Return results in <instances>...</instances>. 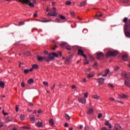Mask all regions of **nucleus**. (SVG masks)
<instances>
[{
  "mask_svg": "<svg viewBox=\"0 0 130 130\" xmlns=\"http://www.w3.org/2000/svg\"><path fill=\"white\" fill-rule=\"evenodd\" d=\"M96 58H98L99 60L103 59L104 58V54H103V52H100L97 54L96 55Z\"/></svg>",
  "mask_w": 130,
  "mask_h": 130,
  "instance_id": "6e6552de",
  "label": "nucleus"
},
{
  "mask_svg": "<svg viewBox=\"0 0 130 130\" xmlns=\"http://www.w3.org/2000/svg\"><path fill=\"white\" fill-rule=\"evenodd\" d=\"M94 112V110L92 108H89L87 111V114H92Z\"/></svg>",
  "mask_w": 130,
  "mask_h": 130,
  "instance_id": "a211bd4d",
  "label": "nucleus"
},
{
  "mask_svg": "<svg viewBox=\"0 0 130 130\" xmlns=\"http://www.w3.org/2000/svg\"><path fill=\"white\" fill-rule=\"evenodd\" d=\"M122 59L124 60V61H126L128 60V55L127 54H124L122 56Z\"/></svg>",
  "mask_w": 130,
  "mask_h": 130,
  "instance_id": "f8f14e48",
  "label": "nucleus"
},
{
  "mask_svg": "<svg viewBox=\"0 0 130 130\" xmlns=\"http://www.w3.org/2000/svg\"><path fill=\"white\" fill-rule=\"evenodd\" d=\"M98 81L100 85H102V84H103V83H104V79H103L102 78H99L98 79Z\"/></svg>",
  "mask_w": 130,
  "mask_h": 130,
  "instance_id": "dca6fc26",
  "label": "nucleus"
},
{
  "mask_svg": "<svg viewBox=\"0 0 130 130\" xmlns=\"http://www.w3.org/2000/svg\"><path fill=\"white\" fill-rule=\"evenodd\" d=\"M58 54H59V55H60V56H61V55L62 54V53H61V52H60V51H59L58 52Z\"/></svg>",
  "mask_w": 130,
  "mask_h": 130,
  "instance_id": "69168bd1",
  "label": "nucleus"
},
{
  "mask_svg": "<svg viewBox=\"0 0 130 130\" xmlns=\"http://www.w3.org/2000/svg\"><path fill=\"white\" fill-rule=\"evenodd\" d=\"M78 100L80 103H82V104H85L86 103V99L85 98H79Z\"/></svg>",
  "mask_w": 130,
  "mask_h": 130,
  "instance_id": "9b49d317",
  "label": "nucleus"
},
{
  "mask_svg": "<svg viewBox=\"0 0 130 130\" xmlns=\"http://www.w3.org/2000/svg\"><path fill=\"white\" fill-rule=\"evenodd\" d=\"M119 96L120 98H125V99L127 98V95H125L124 93L119 94Z\"/></svg>",
  "mask_w": 130,
  "mask_h": 130,
  "instance_id": "6ab92c4d",
  "label": "nucleus"
},
{
  "mask_svg": "<svg viewBox=\"0 0 130 130\" xmlns=\"http://www.w3.org/2000/svg\"><path fill=\"white\" fill-rule=\"evenodd\" d=\"M20 119L21 120H24V119H25V116L24 115H21Z\"/></svg>",
  "mask_w": 130,
  "mask_h": 130,
  "instance_id": "c9c22d12",
  "label": "nucleus"
},
{
  "mask_svg": "<svg viewBox=\"0 0 130 130\" xmlns=\"http://www.w3.org/2000/svg\"><path fill=\"white\" fill-rule=\"evenodd\" d=\"M16 112H18V111H19V107L18 106H16Z\"/></svg>",
  "mask_w": 130,
  "mask_h": 130,
  "instance_id": "09e8293b",
  "label": "nucleus"
},
{
  "mask_svg": "<svg viewBox=\"0 0 130 130\" xmlns=\"http://www.w3.org/2000/svg\"><path fill=\"white\" fill-rule=\"evenodd\" d=\"M34 121H35V116H34V115H32L30 117V121L32 122V123H34Z\"/></svg>",
  "mask_w": 130,
  "mask_h": 130,
  "instance_id": "5701e85b",
  "label": "nucleus"
},
{
  "mask_svg": "<svg viewBox=\"0 0 130 130\" xmlns=\"http://www.w3.org/2000/svg\"><path fill=\"white\" fill-rule=\"evenodd\" d=\"M43 84H44V85H45V86H48V82H47L46 81H44Z\"/></svg>",
  "mask_w": 130,
  "mask_h": 130,
  "instance_id": "49530a36",
  "label": "nucleus"
},
{
  "mask_svg": "<svg viewBox=\"0 0 130 130\" xmlns=\"http://www.w3.org/2000/svg\"><path fill=\"white\" fill-rule=\"evenodd\" d=\"M41 112H42V111L40 109L38 111V113L39 114L41 113Z\"/></svg>",
  "mask_w": 130,
  "mask_h": 130,
  "instance_id": "338daca9",
  "label": "nucleus"
},
{
  "mask_svg": "<svg viewBox=\"0 0 130 130\" xmlns=\"http://www.w3.org/2000/svg\"><path fill=\"white\" fill-rule=\"evenodd\" d=\"M21 86H22L23 87H25V83H24L23 82H22L21 83Z\"/></svg>",
  "mask_w": 130,
  "mask_h": 130,
  "instance_id": "5fc2aeb1",
  "label": "nucleus"
},
{
  "mask_svg": "<svg viewBox=\"0 0 130 130\" xmlns=\"http://www.w3.org/2000/svg\"><path fill=\"white\" fill-rule=\"evenodd\" d=\"M59 17L61 19V20H65V19H66V16H64L63 15H60L59 16Z\"/></svg>",
  "mask_w": 130,
  "mask_h": 130,
  "instance_id": "f704fd0d",
  "label": "nucleus"
},
{
  "mask_svg": "<svg viewBox=\"0 0 130 130\" xmlns=\"http://www.w3.org/2000/svg\"><path fill=\"white\" fill-rule=\"evenodd\" d=\"M118 70H119V67L118 66H116L115 67V71H118Z\"/></svg>",
  "mask_w": 130,
  "mask_h": 130,
  "instance_id": "de8ad7c7",
  "label": "nucleus"
},
{
  "mask_svg": "<svg viewBox=\"0 0 130 130\" xmlns=\"http://www.w3.org/2000/svg\"><path fill=\"white\" fill-rule=\"evenodd\" d=\"M114 129L115 130H122V128H121V126L119 125L118 124H116L114 126Z\"/></svg>",
  "mask_w": 130,
  "mask_h": 130,
  "instance_id": "4468645a",
  "label": "nucleus"
},
{
  "mask_svg": "<svg viewBox=\"0 0 130 130\" xmlns=\"http://www.w3.org/2000/svg\"><path fill=\"white\" fill-rule=\"evenodd\" d=\"M92 97L94 98V99H96V100H99V99H100V96L97 95H94L92 96Z\"/></svg>",
  "mask_w": 130,
  "mask_h": 130,
  "instance_id": "393cba45",
  "label": "nucleus"
},
{
  "mask_svg": "<svg viewBox=\"0 0 130 130\" xmlns=\"http://www.w3.org/2000/svg\"><path fill=\"white\" fill-rule=\"evenodd\" d=\"M64 126H65V127H69V123H65Z\"/></svg>",
  "mask_w": 130,
  "mask_h": 130,
  "instance_id": "3c124183",
  "label": "nucleus"
},
{
  "mask_svg": "<svg viewBox=\"0 0 130 130\" xmlns=\"http://www.w3.org/2000/svg\"><path fill=\"white\" fill-rule=\"evenodd\" d=\"M94 77V75L93 74H89L87 75V78L88 79H91V78Z\"/></svg>",
  "mask_w": 130,
  "mask_h": 130,
  "instance_id": "cd10ccee",
  "label": "nucleus"
},
{
  "mask_svg": "<svg viewBox=\"0 0 130 130\" xmlns=\"http://www.w3.org/2000/svg\"><path fill=\"white\" fill-rule=\"evenodd\" d=\"M105 125L107 126H108L109 128H112V126H111V124L109 123V121H106L105 123Z\"/></svg>",
  "mask_w": 130,
  "mask_h": 130,
  "instance_id": "f3484780",
  "label": "nucleus"
},
{
  "mask_svg": "<svg viewBox=\"0 0 130 130\" xmlns=\"http://www.w3.org/2000/svg\"><path fill=\"white\" fill-rule=\"evenodd\" d=\"M70 14L72 17H75V12L73 11H70Z\"/></svg>",
  "mask_w": 130,
  "mask_h": 130,
  "instance_id": "e433bc0d",
  "label": "nucleus"
},
{
  "mask_svg": "<svg viewBox=\"0 0 130 130\" xmlns=\"http://www.w3.org/2000/svg\"><path fill=\"white\" fill-rule=\"evenodd\" d=\"M78 55H82L83 56V57H84V58H85V59H87V55L84 54V51L82 50V49H78Z\"/></svg>",
  "mask_w": 130,
  "mask_h": 130,
  "instance_id": "1a4fd4ad",
  "label": "nucleus"
},
{
  "mask_svg": "<svg viewBox=\"0 0 130 130\" xmlns=\"http://www.w3.org/2000/svg\"><path fill=\"white\" fill-rule=\"evenodd\" d=\"M72 5V2H70V1H67L66 3V6H70Z\"/></svg>",
  "mask_w": 130,
  "mask_h": 130,
  "instance_id": "7c9ffc66",
  "label": "nucleus"
},
{
  "mask_svg": "<svg viewBox=\"0 0 130 130\" xmlns=\"http://www.w3.org/2000/svg\"><path fill=\"white\" fill-rule=\"evenodd\" d=\"M32 69H38V64H35L32 66Z\"/></svg>",
  "mask_w": 130,
  "mask_h": 130,
  "instance_id": "2f4dec72",
  "label": "nucleus"
},
{
  "mask_svg": "<svg viewBox=\"0 0 130 130\" xmlns=\"http://www.w3.org/2000/svg\"><path fill=\"white\" fill-rule=\"evenodd\" d=\"M60 46L62 48H66L67 50H72V49H73V47H71V46L69 45L67 43H61Z\"/></svg>",
  "mask_w": 130,
  "mask_h": 130,
  "instance_id": "7ed1b4c3",
  "label": "nucleus"
},
{
  "mask_svg": "<svg viewBox=\"0 0 130 130\" xmlns=\"http://www.w3.org/2000/svg\"><path fill=\"white\" fill-rule=\"evenodd\" d=\"M57 15V13L55 11H53L52 13L49 12L48 13V16H51V17H55Z\"/></svg>",
  "mask_w": 130,
  "mask_h": 130,
  "instance_id": "9d476101",
  "label": "nucleus"
},
{
  "mask_svg": "<svg viewBox=\"0 0 130 130\" xmlns=\"http://www.w3.org/2000/svg\"><path fill=\"white\" fill-rule=\"evenodd\" d=\"M57 48V46L56 45H55L52 48V49L53 50H55V49Z\"/></svg>",
  "mask_w": 130,
  "mask_h": 130,
  "instance_id": "79ce46f5",
  "label": "nucleus"
},
{
  "mask_svg": "<svg viewBox=\"0 0 130 130\" xmlns=\"http://www.w3.org/2000/svg\"><path fill=\"white\" fill-rule=\"evenodd\" d=\"M22 128H25V129H31V127H30L23 126Z\"/></svg>",
  "mask_w": 130,
  "mask_h": 130,
  "instance_id": "c03bdc74",
  "label": "nucleus"
},
{
  "mask_svg": "<svg viewBox=\"0 0 130 130\" xmlns=\"http://www.w3.org/2000/svg\"><path fill=\"white\" fill-rule=\"evenodd\" d=\"M84 97H85V98H87V97H88V92L85 93Z\"/></svg>",
  "mask_w": 130,
  "mask_h": 130,
  "instance_id": "680f3d73",
  "label": "nucleus"
},
{
  "mask_svg": "<svg viewBox=\"0 0 130 130\" xmlns=\"http://www.w3.org/2000/svg\"><path fill=\"white\" fill-rule=\"evenodd\" d=\"M102 77H107V74L106 73L105 74H103Z\"/></svg>",
  "mask_w": 130,
  "mask_h": 130,
  "instance_id": "774afa93",
  "label": "nucleus"
},
{
  "mask_svg": "<svg viewBox=\"0 0 130 130\" xmlns=\"http://www.w3.org/2000/svg\"><path fill=\"white\" fill-rule=\"evenodd\" d=\"M126 25L125 24L124 26V33H125V35L126 37H127L128 38H130V26H129V30L128 29H127L128 27L126 26Z\"/></svg>",
  "mask_w": 130,
  "mask_h": 130,
  "instance_id": "423d86ee",
  "label": "nucleus"
},
{
  "mask_svg": "<svg viewBox=\"0 0 130 130\" xmlns=\"http://www.w3.org/2000/svg\"><path fill=\"white\" fill-rule=\"evenodd\" d=\"M6 122H10V121H12V120L10 119V117H8L6 119Z\"/></svg>",
  "mask_w": 130,
  "mask_h": 130,
  "instance_id": "4c0bfd02",
  "label": "nucleus"
},
{
  "mask_svg": "<svg viewBox=\"0 0 130 130\" xmlns=\"http://www.w3.org/2000/svg\"><path fill=\"white\" fill-rule=\"evenodd\" d=\"M98 64V63L96 62L93 64V67H94V68H97Z\"/></svg>",
  "mask_w": 130,
  "mask_h": 130,
  "instance_id": "603ef678",
  "label": "nucleus"
},
{
  "mask_svg": "<svg viewBox=\"0 0 130 130\" xmlns=\"http://www.w3.org/2000/svg\"><path fill=\"white\" fill-rule=\"evenodd\" d=\"M57 23H60V19H56V21Z\"/></svg>",
  "mask_w": 130,
  "mask_h": 130,
  "instance_id": "8fccbe9b",
  "label": "nucleus"
},
{
  "mask_svg": "<svg viewBox=\"0 0 130 130\" xmlns=\"http://www.w3.org/2000/svg\"><path fill=\"white\" fill-rule=\"evenodd\" d=\"M0 87L2 88H5V82L0 81Z\"/></svg>",
  "mask_w": 130,
  "mask_h": 130,
  "instance_id": "b1692460",
  "label": "nucleus"
},
{
  "mask_svg": "<svg viewBox=\"0 0 130 130\" xmlns=\"http://www.w3.org/2000/svg\"><path fill=\"white\" fill-rule=\"evenodd\" d=\"M109 87H110V88H113V85L112 84H109Z\"/></svg>",
  "mask_w": 130,
  "mask_h": 130,
  "instance_id": "6e6d98bb",
  "label": "nucleus"
},
{
  "mask_svg": "<svg viewBox=\"0 0 130 130\" xmlns=\"http://www.w3.org/2000/svg\"><path fill=\"white\" fill-rule=\"evenodd\" d=\"M4 126V124L2 122H0V127H3Z\"/></svg>",
  "mask_w": 130,
  "mask_h": 130,
  "instance_id": "13d9d810",
  "label": "nucleus"
},
{
  "mask_svg": "<svg viewBox=\"0 0 130 130\" xmlns=\"http://www.w3.org/2000/svg\"><path fill=\"white\" fill-rule=\"evenodd\" d=\"M58 56V54L55 52L51 53L48 55L49 58V61H51L54 57H57Z\"/></svg>",
  "mask_w": 130,
  "mask_h": 130,
  "instance_id": "f03ea898",
  "label": "nucleus"
},
{
  "mask_svg": "<svg viewBox=\"0 0 130 130\" xmlns=\"http://www.w3.org/2000/svg\"><path fill=\"white\" fill-rule=\"evenodd\" d=\"M37 58L38 60L40 62L45 60V61H47V62H49V59L48 58V56H42L40 55H38L37 56Z\"/></svg>",
  "mask_w": 130,
  "mask_h": 130,
  "instance_id": "f257e3e1",
  "label": "nucleus"
},
{
  "mask_svg": "<svg viewBox=\"0 0 130 130\" xmlns=\"http://www.w3.org/2000/svg\"><path fill=\"white\" fill-rule=\"evenodd\" d=\"M19 2L22 3V4H28L29 7L34 8V5L30 2V0H19Z\"/></svg>",
  "mask_w": 130,
  "mask_h": 130,
  "instance_id": "20e7f679",
  "label": "nucleus"
},
{
  "mask_svg": "<svg viewBox=\"0 0 130 130\" xmlns=\"http://www.w3.org/2000/svg\"><path fill=\"white\" fill-rule=\"evenodd\" d=\"M28 104L30 107H33V106H34V104H33L32 103L28 102Z\"/></svg>",
  "mask_w": 130,
  "mask_h": 130,
  "instance_id": "37998d69",
  "label": "nucleus"
},
{
  "mask_svg": "<svg viewBox=\"0 0 130 130\" xmlns=\"http://www.w3.org/2000/svg\"><path fill=\"white\" fill-rule=\"evenodd\" d=\"M24 74H28L29 73V70L28 69H25L24 70Z\"/></svg>",
  "mask_w": 130,
  "mask_h": 130,
  "instance_id": "a19ab883",
  "label": "nucleus"
},
{
  "mask_svg": "<svg viewBox=\"0 0 130 130\" xmlns=\"http://www.w3.org/2000/svg\"><path fill=\"white\" fill-rule=\"evenodd\" d=\"M39 127H42L43 126V123L41 122H38L37 124Z\"/></svg>",
  "mask_w": 130,
  "mask_h": 130,
  "instance_id": "4be33fe9",
  "label": "nucleus"
},
{
  "mask_svg": "<svg viewBox=\"0 0 130 130\" xmlns=\"http://www.w3.org/2000/svg\"><path fill=\"white\" fill-rule=\"evenodd\" d=\"M124 85L125 86H127V87H128V88H130V80L129 79H126L124 81Z\"/></svg>",
  "mask_w": 130,
  "mask_h": 130,
  "instance_id": "ddd939ff",
  "label": "nucleus"
},
{
  "mask_svg": "<svg viewBox=\"0 0 130 130\" xmlns=\"http://www.w3.org/2000/svg\"><path fill=\"white\" fill-rule=\"evenodd\" d=\"M72 60H73V55H70L67 57L65 60V63L66 64H70L72 62Z\"/></svg>",
  "mask_w": 130,
  "mask_h": 130,
  "instance_id": "0eeeda50",
  "label": "nucleus"
},
{
  "mask_svg": "<svg viewBox=\"0 0 130 130\" xmlns=\"http://www.w3.org/2000/svg\"><path fill=\"white\" fill-rule=\"evenodd\" d=\"M121 76H122L123 77H124V78H125V79H128L129 77H128V76H127V74H126V73L123 72H122L121 73Z\"/></svg>",
  "mask_w": 130,
  "mask_h": 130,
  "instance_id": "2eb2a0df",
  "label": "nucleus"
},
{
  "mask_svg": "<svg viewBox=\"0 0 130 130\" xmlns=\"http://www.w3.org/2000/svg\"><path fill=\"white\" fill-rule=\"evenodd\" d=\"M109 100H110V101H114L115 99H113V98H110Z\"/></svg>",
  "mask_w": 130,
  "mask_h": 130,
  "instance_id": "864d4df0",
  "label": "nucleus"
},
{
  "mask_svg": "<svg viewBox=\"0 0 130 130\" xmlns=\"http://www.w3.org/2000/svg\"><path fill=\"white\" fill-rule=\"evenodd\" d=\"M41 22L42 23H47L48 22H51V20H42Z\"/></svg>",
  "mask_w": 130,
  "mask_h": 130,
  "instance_id": "72a5a7b5",
  "label": "nucleus"
},
{
  "mask_svg": "<svg viewBox=\"0 0 130 130\" xmlns=\"http://www.w3.org/2000/svg\"><path fill=\"white\" fill-rule=\"evenodd\" d=\"M85 130H90V127L86 126L85 127Z\"/></svg>",
  "mask_w": 130,
  "mask_h": 130,
  "instance_id": "052dcab7",
  "label": "nucleus"
},
{
  "mask_svg": "<svg viewBox=\"0 0 130 130\" xmlns=\"http://www.w3.org/2000/svg\"><path fill=\"white\" fill-rule=\"evenodd\" d=\"M118 53L115 51H109L107 52L106 56H116Z\"/></svg>",
  "mask_w": 130,
  "mask_h": 130,
  "instance_id": "39448f33",
  "label": "nucleus"
},
{
  "mask_svg": "<svg viewBox=\"0 0 130 130\" xmlns=\"http://www.w3.org/2000/svg\"><path fill=\"white\" fill-rule=\"evenodd\" d=\"M49 122L50 123V124H51V125H52V126H53V125H54V121H53V119H51L49 120Z\"/></svg>",
  "mask_w": 130,
  "mask_h": 130,
  "instance_id": "aec40b11",
  "label": "nucleus"
},
{
  "mask_svg": "<svg viewBox=\"0 0 130 130\" xmlns=\"http://www.w3.org/2000/svg\"><path fill=\"white\" fill-rule=\"evenodd\" d=\"M24 22H23V21H21V22H19V24L18 25H17V24H16V26H22V25H24Z\"/></svg>",
  "mask_w": 130,
  "mask_h": 130,
  "instance_id": "473e14b6",
  "label": "nucleus"
},
{
  "mask_svg": "<svg viewBox=\"0 0 130 130\" xmlns=\"http://www.w3.org/2000/svg\"><path fill=\"white\" fill-rule=\"evenodd\" d=\"M102 16H103V14H100V15H99V14H96V15H95V16H94V19H96V17H98V18H99V17H102Z\"/></svg>",
  "mask_w": 130,
  "mask_h": 130,
  "instance_id": "c756f323",
  "label": "nucleus"
},
{
  "mask_svg": "<svg viewBox=\"0 0 130 130\" xmlns=\"http://www.w3.org/2000/svg\"><path fill=\"white\" fill-rule=\"evenodd\" d=\"M28 84L30 85V84H33L34 83V80L33 79H29L27 81Z\"/></svg>",
  "mask_w": 130,
  "mask_h": 130,
  "instance_id": "412c9836",
  "label": "nucleus"
},
{
  "mask_svg": "<svg viewBox=\"0 0 130 130\" xmlns=\"http://www.w3.org/2000/svg\"><path fill=\"white\" fill-rule=\"evenodd\" d=\"M65 118H66V119H67V120H70V119H71L70 115H69L68 114H66Z\"/></svg>",
  "mask_w": 130,
  "mask_h": 130,
  "instance_id": "a878e982",
  "label": "nucleus"
},
{
  "mask_svg": "<svg viewBox=\"0 0 130 130\" xmlns=\"http://www.w3.org/2000/svg\"><path fill=\"white\" fill-rule=\"evenodd\" d=\"M76 88H77V87L76 86V85H74L72 86V89H76Z\"/></svg>",
  "mask_w": 130,
  "mask_h": 130,
  "instance_id": "4d7b16f0",
  "label": "nucleus"
},
{
  "mask_svg": "<svg viewBox=\"0 0 130 130\" xmlns=\"http://www.w3.org/2000/svg\"><path fill=\"white\" fill-rule=\"evenodd\" d=\"M128 22V19H127V17H125L123 20V23H127Z\"/></svg>",
  "mask_w": 130,
  "mask_h": 130,
  "instance_id": "bb28decb",
  "label": "nucleus"
},
{
  "mask_svg": "<svg viewBox=\"0 0 130 130\" xmlns=\"http://www.w3.org/2000/svg\"><path fill=\"white\" fill-rule=\"evenodd\" d=\"M89 57L91 58V61H94V57H93V56H92V55H89Z\"/></svg>",
  "mask_w": 130,
  "mask_h": 130,
  "instance_id": "58836bf2",
  "label": "nucleus"
},
{
  "mask_svg": "<svg viewBox=\"0 0 130 130\" xmlns=\"http://www.w3.org/2000/svg\"><path fill=\"white\" fill-rule=\"evenodd\" d=\"M52 10H53V12H56V8H55V7H53L52 8Z\"/></svg>",
  "mask_w": 130,
  "mask_h": 130,
  "instance_id": "bf43d9fd",
  "label": "nucleus"
},
{
  "mask_svg": "<svg viewBox=\"0 0 130 130\" xmlns=\"http://www.w3.org/2000/svg\"><path fill=\"white\" fill-rule=\"evenodd\" d=\"M86 5V2L85 1L82 2L80 4V7H84Z\"/></svg>",
  "mask_w": 130,
  "mask_h": 130,
  "instance_id": "c85d7f7f",
  "label": "nucleus"
},
{
  "mask_svg": "<svg viewBox=\"0 0 130 130\" xmlns=\"http://www.w3.org/2000/svg\"><path fill=\"white\" fill-rule=\"evenodd\" d=\"M37 16H38L37 12L36 11L34 13L33 17H34V18H36V17H37Z\"/></svg>",
  "mask_w": 130,
  "mask_h": 130,
  "instance_id": "a18cd8bd",
  "label": "nucleus"
},
{
  "mask_svg": "<svg viewBox=\"0 0 130 130\" xmlns=\"http://www.w3.org/2000/svg\"><path fill=\"white\" fill-rule=\"evenodd\" d=\"M55 87V85L54 84L53 86V87H51V90H54Z\"/></svg>",
  "mask_w": 130,
  "mask_h": 130,
  "instance_id": "0e129e2a",
  "label": "nucleus"
},
{
  "mask_svg": "<svg viewBox=\"0 0 130 130\" xmlns=\"http://www.w3.org/2000/svg\"><path fill=\"white\" fill-rule=\"evenodd\" d=\"M106 74L107 75L108 74H109V70L108 69H107L106 71Z\"/></svg>",
  "mask_w": 130,
  "mask_h": 130,
  "instance_id": "e2e57ef3",
  "label": "nucleus"
},
{
  "mask_svg": "<svg viewBox=\"0 0 130 130\" xmlns=\"http://www.w3.org/2000/svg\"><path fill=\"white\" fill-rule=\"evenodd\" d=\"M102 117V114L99 113L98 116V118L100 119Z\"/></svg>",
  "mask_w": 130,
  "mask_h": 130,
  "instance_id": "ea45409f",
  "label": "nucleus"
}]
</instances>
